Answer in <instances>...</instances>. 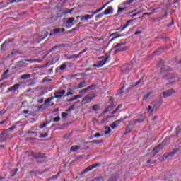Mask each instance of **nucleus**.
Wrapping results in <instances>:
<instances>
[{
	"instance_id": "obj_1",
	"label": "nucleus",
	"mask_w": 181,
	"mask_h": 181,
	"mask_svg": "<svg viewBox=\"0 0 181 181\" xmlns=\"http://www.w3.org/2000/svg\"><path fill=\"white\" fill-rule=\"evenodd\" d=\"M100 59H103L101 61H98L96 64H93V67H103L104 64H106V63H108L110 60H111V58L110 56H106L105 57H101Z\"/></svg>"
},
{
	"instance_id": "obj_2",
	"label": "nucleus",
	"mask_w": 181,
	"mask_h": 181,
	"mask_svg": "<svg viewBox=\"0 0 181 181\" xmlns=\"http://www.w3.org/2000/svg\"><path fill=\"white\" fill-rule=\"evenodd\" d=\"M95 97H97L95 93H89L82 99V103L83 104H88V103H91V101H93Z\"/></svg>"
},
{
	"instance_id": "obj_3",
	"label": "nucleus",
	"mask_w": 181,
	"mask_h": 181,
	"mask_svg": "<svg viewBox=\"0 0 181 181\" xmlns=\"http://www.w3.org/2000/svg\"><path fill=\"white\" fill-rule=\"evenodd\" d=\"M64 94H66V90L64 89H59L54 93V98H57L58 101H60Z\"/></svg>"
},
{
	"instance_id": "obj_4",
	"label": "nucleus",
	"mask_w": 181,
	"mask_h": 181,
	"mask_svg": "<svg viewBox=\"0 0 181 181\" xmlns=\"http://www.w3.org/2000/svg\"><path fill=\"white\" fill-rule=\"evenodd\" d=\"M101 164L100 163H96L93 164L89 166H88L86 168H85L83 172L81 173V175H84L85 173H87V172H90V170H93V169H95V168H98Z\"/></svg>"
},
{
	"instance_id": "obj_5",
	"label": "nucleus",
	"mask_w": 181,
	"mask_h": 181,
	"mask_svg": "<svg viewBox=\"0 0 181 181\" xmlns=\"http://www.w3.org/2000/svg\"><path fill=\"white\" fill-rule=\"evenodd\" d=\"M128 118L127 116H125L124 118H120L119 119L116 120L115 122H113L110 127L112 129L117 128V127H119L121 125V122L124 121V119H127Z\"/></svg>"
},
{
	"instance_id": "obj_6",
	"label": "nucleus",
	"mask_w": 181,
	"mask_h": 181,
	"mask_svg": "<svg viewBox=\"0 0 181 181\" xmlns=\"http://www.w3.org/2000/svg\"><path fill=\"white\" fill-rule=\"evenodd\" d=\"M173 94H175V90L173 89H170L167 90L163 92V95L164 98H166L167 97H170Z\"/></svg>"
},
{
	"instance_id": "obj_7",
	"label": "nucleus",
	"mask_w": 181,
	"mask_h": 181,
	"mask_svg": "<svg viewBox=\"0 0 181 181\" xmlns=\"http://www.w3.org/2000/svg\"><path fill=\"white\" fill-rule=\"evenodd\" d=\"M114 13V8L109 6L104 11L103 15H112Z\"/></svg>"
},
{
	"instance_id": "obj_8",
	"label": "nucleus",
	"mask_w": 181,
	"mask_h": 181,
	"mask_svg": "<svg viewBox=\"0 0 181 181\" xmlns=\"http://www.w3.org/2000/svg\"><path fill=\"white\" fill-rule=\"evenodd\" d=\"M19 87H21V84L19 83L14 84L13 86L8 88L7 93H10L11 91H13V93H15V91H16V90H18Z\"/></svg>"
},
{
	"instance_id": "obj_9",
	"label": "nucleus",
	"mask_w": 181,
	"mask_h": 181,
	"mask_svg": "<svg viewBox=\"0 0 181 181\" xmlns=\"http://www.w3.org/2000/svg\"><path fill=\"white\" fill-rule=\"evenodd\" d=\"M91 18H94L93 14L92 15L86 14V15L81 16V21L82 22H86V21L91 19Z\"/></svg>"
},
{
	"instance_id": "obj_10",
	"label": "nucleus",
	"mask_w": 181,
	"mask_h": 181,
	"mask_svg": "<svg viewBox=\"0 0 181 181\" xmlns=\"http://www.w3.org/2000/svg\"><path fill=\"white\" fill-rule=\"evenodd\" d=\"M145 121V115H141L139 118L134 121V124H141Z\"/></svg>"
},
{
	"instance_id": "obj_11",
	"label": "nucleus",
	"mask_w": 181,
	"mask_h": 181,
	"mask_svg": "<svg viewBox=\"0 0 181 181\" xmlns=\"http://www.w3.org/2000/svg\"><path fill=\"white\" fill-rule=\"evenodd\" d=\"M12 40H13V39H8L4 41V42L1 46V50H4V49H5V47H6L9 45V43H11V42H12Z\"/></svg>"
},
{
	"instance_id": "obj_12",
	"label": "nucleus",
	"mask_w": 181,
	"mask_h": 181,
	"mask_svg": "<svg viewBox=\"0 0 181 181\" xmlns=\"http://www.w3.org/2000/svg\"><path fill=\"white\" fill-rule=\"evenodd\" d=\"M161 149H163V144L158 145L157 147L154 148L153 151L155 153H158Z\"/></svg>"
},
{
	"instance_id": "obj_13",
	"label": "nucleus",
	"mask_w": 181,
	"mask_h": 181,
	"mask_svg": "<svg viewBox=\"0 0 181 181\" xmlns=\"http://www.w3.org/2000/svg\"><path fill=\"white\" fill-rule=\"evenodd\" d=\"M132 22H134V20H129V21H127L126 24L123 26V28L122 29V32L123 30H125V29H127V28H128V26H131V25H132Z\"/></svg>"
},
{
	"instance_id": "obj_14",
	"label": "nucleus",
	"mask_w": 181,
	"mask_h": 181,
	"mask_svg": "<svg viewBox=\"0 0 181 181\" xmlns=\"http://www.w3.org/2000/svg\"><path fill=\"white\" fill-rule=\"evenodd\" d=\"M113 108H114V107H113L112 105L108 106V107L101 113L100 115H104V114H107V112H110V111H111Z\"/></svg>"
},
{
	"instance_id": "obj_15",
	"label": "nucleus",
	"mask_w": 181,
	"mask_h": 181,
	"mask_svg": "<svg viewBox=\"0 0 181 181\" xmlns=\"http://www.w3.org/2000/svg\"><path fill=\"white\" fill-rule=\"evenodd\" d=\"M134 2V0H126L123 3H122L120 5L121 6H127V5H129Z\"/></svg>"
},
{
	"instance_id": "obj_16",
	"label": "nucleus",
	"mask_w": 181,
	"mask_h": 181,
	"mask_svg": "<svg viewBox=\"0 0 181 181\" xmlns=\"http://www.w3.org/2000/svg\"><path fill=\"white\" fill-rule=\"evenodd\" d=\"M80 149V146H72L70 148V152H76Z\"/></svg>"
},
{
	"instance_id": "obj_17",
	"label": "nucleus",
	"mask_w": 181,
	"mask_h": 181,
	"mask_svg": "<svg viewBox=\"0 0 181 181\" xmlns=\"http://www.w3.org/2000/svg\"><path fill=\"white\" fill-rule=\"evenodd\" d=\"M86 86H87V83L83 81L81 82L75 88H83V87H86Z\"/></svg>"
},
{
	"instance_id": "obj_18",
	"label": "nucleus",
	"mask_w": 181,
	"mask_h": 181,
	"mask_svg": "<svg viewBox=\"0 0 181 181\" xmlns=\"http://www.w3.org/2000/svg\"><path fill=\"white\" fill-rule=\"evenodd\" d=\"M180 149L176 148L174 151H171L167 156H175L177 152H179Z\"/></svg>"
},
{
	"instance_id": "obj_19",
	"label": "nucleus",
	"mask_w": 181,
	"mask_h": 181,
	"mask_svg": "<svg viewBox=\"0 0 181 181\" xmlns=\"http://www.w3.org/2000/svg\"><path fill=\"white\" fill-rule=\"evenodd\" d=\"M30 77H31L30 74H25L22 75L21 76V80H26V78H30Z\"/></svg>"
},
{
	"instance_id": "obj_20",
	"label": "nucleus",
	"mask_w": 181,
	"mask_h": 181,
	"mask_svg": "<svg viewBox=\"0 0 181 181\" xmlns=\"http://www.w3.org/2000/svg\"><path fill=\"white\" fill-rule=\"evenodd\" d=\"M122 107V105L120 104L117 106V107L112 112V115H114V114H117V112H118V110H119V108Z\"/></svg>"
},
{
	"instance_id": "obj_21",
	"label": "nucleus",
	"mask_w": 181,
	"mask_h": 181,
	"mask_svg": "<svg viewBox=\"0 0 181 181\" xmlns=\"http://www.w3.org/2000/svg\"><path fill=\"white\" fill-rule=\"evenodd\" d=\"M121 46H125V42H121L119 43H117L116 45L114 46V49H117V47H119Z\"/></svg>"
},
{
	"instance_id": "obj_22",
	"label": "nucleus",
	"mask_w": 181,
	"mask_h": 181,
	"mask_svg": "<svg viewBox=\"0 0 181 181\" xmlns=\"http://www.w3.org/2000/svg\"><path fill=\"white\" fill-rule=\"evenodd\" d=\"M74 18H68V20L66 21V23L68 25H71V23H73L74 22Z\"/></svg>"
},
{
	"instance_id": "obj_23",
	"label": "nucleus",
	"mask_w": 181,
	"mask_h": 181,
	"mask_svg": "<svg viewBox=\"0 0 181 181\" xmlns=\"http://www.w3.org/2000/svg\"><path fill=\"white\" fill-rule=\"evenodd\" d=\"M92 110L93 111H98V110H100V105H94L93 107H92Z\"/></svg>"
},
{
	"instance_id": "obj_24",
	"label": "nucleus",
	"mask_w": 181,
	"mask_h": 181,
	"mask_svg": "<svg viewBox=\"0 0 181 181\" xmlns=\"http://www.w3.org/2000/svg\"><path fill=\"white\" fill-rule=\"evenodd\" d=\"M60 60V57L59 55H55V58L53 59V63H57Z\"/></svg>"
},
{
	"instance_id": "obj_25",
	"label": "nucleus",
	"mask_w": 181,
	"mask_h": 181,
	"mask_svg": "<svg viewBox=\"0 0 181 181\" xmlns=\"http://www.w3.org/2000/svg\"><path fill=\"white\" fill-rule=\"evenodd\" d=\"M156 9H158V8L153 9V12H151V13H143V16H145V15H148V16L153 15L155 13V11H156Z\"/></svg>"
},
{
	"instance_id": "obj_26",
	"label": "nucleus",
	"mask_w": 181,
	"mask_h": 181,
	"mask_svg": "<svg viewBox=\"0 0 181 181\" xmlns=\"http://www.w3.org/2000/svg\"><path fill=\"white\" fill-rule=\"evenodd\" d=\"M52 100H54V97L48 98L45 101V104H49Z\"/></svg>"
},
{
	"instance_id": "obj_27",
	"label": "nucleus",
	"mask_w": 181,
	"mask_h": 181,
	"mask_svg": "<svg viewBox=\"0 0 181 181\" xmlns=\"http://www.w3.org/2000/svg\"><path fill=\"white\" fill-rule=\"evenodd\" d=\"M125 9H127V8H125V7H124V8L119 7L118 11H117V13L119 15H121L122 11H125Z\"/></svg>"
},
{
	"instance_id": "obj_28",
	"label": "nucleus",
	"mask_w": 181,
	"mask_h": 181,
	"mask_svg": "<svg viewBox=\"0 0 181 181\" xmlns=\"http://www.w3.org/2000/svg\"><path fill=\"white\" fill-rule=\"evenodd\" d=\"M154 110H155V107L152 108V106H148L147 108V111L151 112H151H153Z\"/></svg>"
},
{
	"instance_id": "obj_29",
	"label": "nucleus",
	"mask_w": 181,
	"mask_h": 181,
	"mask_svg": "<svg viewBox=\"0 0 181 181\" xmlns=\"http://www.w3.org/2000/svg\"><path fill=\"white\" fill-rule=\"evenodd\" d=\"M52 32L54 33V35H57V33H60V28L54 29Z\"/></svg>"
},
{
	"instance_id": "obj_30",
	"label": "nucleus",
	"mask_w": 181,
	"mask_h": 181,
	"mask_svg": "<svg viewBox=\"0 0 181 181\" xmlns=\"http://www.w3.org/2000/svg\"><path fill=\"white\" fill-rule=\"evenodd\" d=\"M81 97H83L81 95H76L73 96L72 99L74 100V101H75V100H77L78 98H81Z\"/></svg>"
},
{
	"instance_id": "obj_31",
	"label": "nucleus",
	"mask_w": 181,
	"mask_h": 181,
	"mask_svg": "<svg viewBox=\"0 0 181 181\" xmlns=\"http://www.w3.org/2000/svg\"><path fill=\"white\" fill-rule=\"evenodd\" d=\"M47 124H49V123L48 122H45V123H44L42 124H40V129H42V128H46V127H47Z\"/></svg>"
},
{
	"instance_id": "obj_32",
	"label": "nucleus",
	"mask_w": 181,
	"mask_h": 181,
	"mask_svg": "<svg viewBox=\"0 0 181 181\" xmlns=\"http://www.w3.org/2000/svg\"><path fill=\"white\" fill-rule=\"evenodd\" d=\"M68 116H69V113H67V112H62L61 115V117L62 118H67Z\"/></svg>"
},
{
	"instance_id": "obj_33",
	"label": "nucleus",
	"mask_w": 181,
	"mask_h": 181,
	"mask_svg": "<svg viewBox=\"0 0 181 181\" xmlns=\"http://www.w3.org/2000/svg\"><path fill=\"white\" fill-rule=\"evenodd\" d=\"M101 11H103V8H99V9L95 11L92 13V15H93V17H94L95 15H97V13H98L99 12H101Z\"/></svg>"
},
{
	"instance_id": "obj_34",
	"label": "nucleus",
	"mask_w": 181,
	"mask_h": 181,
	"mask_svg": "<svg viewBox=\"0 0 181 181\" xmlns=\"http://www.w3.org/2000/svg\"><path fill=\"white\" fill-rule=\"evenodd\" d=\"M47 135H49L48 133H41L40 134V138H47Z\"/></svg>"
},
{
	"instance_id": "obj_35",
	"label": "nucleus",
	"mask_w": 181,
	"mask_h": 181,
	"mask_svg": "<svg viewBox=\"0 0 181 181\" xmlns=\"http://www.w3.org/2000/svg\"><path fill=\"white\" fill-rule=\"evenodd\" d=\"M8 77H9L8 75L3 74V75L1 76V80H6V78H8Z\"/></svg>"
},
{
	"instance_id": "obj_36",
	"label": "nucleus",
	"mask_w": 181,
	"mask_h": 181,
	"mask_svg": "<svg viewBox=\"0 0 181 181\" xmlns=\"http://www.w3.org/2000/svg\"><path fill=\"white\" fill-rule=\"evenodd\" d=\"M44 110H46V107L43 105H40L38 107V111H44Z\"/></svg>"
},
{
	"instance_id": "obj_37",
	"label": "nucleus",
	"mask_w": 181,
	"mask_h": 181,
	"mask_svg": "<svg viewBox=\"0 0 181 181\" xmlns=\"http://www.w3.org/2000/svg\"><path fill=\"white\" fill-rule=\"evenodd\" d=\"M149 95H151V93H148L147 94H146L144 96L143 100H148V98H149Z\"/></svg>"
},
{
	"instance_id": "obj_38",
	"label": "nucleus",
	"mask_w": 181,
	"mask_h": 181,
	"mask_svg": "<svg viewBox=\"0 0 181 181\" xmlns=\"http://www.w3.org/2000/svg\"><path fill=\"white\" fill-rule=\"evenodd\" d=\"M66 67H67V65L64 64L60 66L59 69H60V70H64V69H66Z\"/></svg>"
},
{
	"instance_id": "obj_39",
	"label": "nucleus",
	"mask_w": 181,
	"mask_h": 181,
	"mask_svg": "<svg viewBox=\"0 0 181 181\" xmlns=\"http://www.w3.org/2000/svg\"><path fill=\"white\" fill-rule=\"evenodd\" d=\"M106 129L107 130L105 131V134L107 135V134H110V132H111V129H110V127H107Z\"/></svg>"
},
{
	"instance_id": "obj_40",
	"label": "nucleus",
	"mask_w": 181,
	"mask_h": 181,
	"mask_svg": "<svg viewBox=\"0 0 181 181\" xmlns=\"http://www.w3.org/2000/svg\"><path fill=\"white\" fill-rule=\"evenodd\" d=\"M124 50H127V48L125 47L123 48H118L117 49V52H124Z\"/></svg>"
},
{
	"instance_id": "obj_41",
	"label": "nucleus",
	"mask_w": 181,
	"mask_h": 181,
	"mask_svg": "<svg viewBox=\"0 0 181 181\" xmlns=\"http://www.w3.org/2000/svg\"><path fill=\"white\" fill-rule=\"evenodd\" d=\"M122 37V35H119L111 39L110 42H112V40H115V39H118V37Z\"/></svg>"
},
{
	"instance_id": "obj_42",
	"label": "nucleus",
	"mask_w": 181,
	"mask_h": 181,
	"mask_svg": "<svg viewBox=\"0 0 181 181\" xmlns=\"http://www.w3.org/2000/svg\"><path fill=\"white\" fill-rule=\"evenodd\" d=\"M54 122H59L60 121V117H57L54 118Z\"/></svg>"
},
{
	"instance_id": "obj_43",
	"label": "nucleus",
	"mask_w": 181,
	"mask_h": 181,
	"mask_svg": "<svg viewBox=\"0 0 181 181\" xmlns=\"http://www.w3.org/2000/svg\"><path fill=\"white\" fill-rule=\"evenodd\" d=\"M95 138H99V136H101V134L100 133H96L94 134Z\"/></svg>"
},
{
	"instance_id": "obj_44",
	"label": "nucleus",
	"mask_w": 181,
	"mask_h": 181,
	"mask_svg": "<svg viewBox=\"0 0 181 181\" xmlns=\"http://www.w3.org/2000/svg\"><path fill=\"white\" fill-rule=\"evenodd\" d=\"M37 103H39V104H42V103H43V98H41L40 99L37 100Z\"/></svg>"
},
{
	"instance_id": "obj_45",
	"label": "nucleus",
	"mask_w": 181,
	"mask_h": 181,
	"mask_svg": "<svg viewBox=\"0 0 181 181\" xmlns=\"http://www.w3.org/2000/svg\"><path fill=\"white\" fill-rule=\"evenodd\" d=\"M96 19H100L101 18H103V14H99L98 16H95Z\"/></svg>"
},
{
	"instance_id": "obj_46",
	"label": "nucleus",
	"mask_w": 181,
	"mask_h": 181,
	"mask_svg": "<svg viewBox=\"0 0 181 181\" xmlns=\"http://www.w3.org/2000/svg\"><path fill=\"white\" fill-rule=\"evenodd\" d=\"M69 95H73V93L72 92H68L66 93V97H69Z\"/></svg>"
},
{
	"instance_id": "obj_47",
	"label": "nucleus",
	"mask_w": 181,
	"mask_h": 181,
	"mask_svg": "<svg viewBox=\"0 0 181 181\" xmlns=\"http://www.w3.org/2000/svg\"><path fill=\"white\" fill-rule=\"evenodd\" d=\"M80 56H81V54H77V55H74V57L76 58V59H78V57H80Z\"/></svg>"
},
{
	"instance_id": "obj_48",
	"label": "nucleus",
	"mask_w": 181,
	"mask_h": 181,
	"mask_svg": "<svg viewBox=\"0 0 181 181\" xmlns=\"http://www.w3.org/2000/svg\"><path fill=\"white\" fill-rule=\"evenodd\" d=\"M86 91H88V90H91V86H88L87 88H85Z\"/></svg>"
},
{
	"instance_id": "obj_49",
	"label": "nucleus",
	"mask_w": 181,
	"mask_h": 181,
	"mask_svg": "<svg viewBox=\"0 0 181 181\" xmlns=\"http://www.w3.org/2000/svg\"><path fill=\"white\" fill-rule=\"evenodd\" d=\"M8 73H9V69H6V70L4 72V76H5V74H8Z\"/></svg>"
},
{
	"instance_id": "obj_50",
	"label": "nucleus",
	"mask_w": 181,
	"mask_h": 181,
	"mask_svg": "<svg viewBox=\"0 0 181 181\" xmlns=\"http://www.w3.org/2000/svg\"><path fill=\"white\" fill-rule=\"evenodd\" d=\"M87 90H86V88L85 89H82L81 91H80V93H86Z\"/></svg>"
},
{
	"instance_id": "obj_51",
	"label": "nucleus",
	"mask_w": 181,
	"mask_h": 181,
	"mask_svg": "<svg viewBox=\"0 0 181 181\" xmlns=\"http://www.w3.org/2000/svg\"><path fill=\"white\" fill-rule=\"evenodd\" d=\"M141 31H136L134 33L135 35H141Z\"/></svg>"
},
{
	"instance_id": "obj_52",
	"label": "nucleus",
	"mask_w": 181,
	"mask_h": 181,
	"mask_svg": "<svg viewBox=\"0 0 181 181\" xmlns=\"http://www.w3.org/2000/svg\"><path fill=\"white\" fill-rule=\"evenodd\" d=\"M136 15H139V12L135 13L132 15L133 17L136 16Z\"/></svg>"
},
{
	"instance_id": "obj_53",
	"label": "nucleus",
	"mask_w": 181,
	"mask_h": 181,
	"mask_svg": "<svg viewBox=\"0 0 181 181\" xmlns=\"http://www.w3.org/2000/svg\"><path fill=\"white\" fill-rule=\"evenodd\" d=\"M139 83H141V79L139 81H138L134 86H138V84H139Z\"/></svg>"
},
{
	"instance_id": "obj_54",
	"label": "nucleus",
	"mask_w": 181,
	"mask_h": 181,
	"mask_svg": "<svg viewBox=\"0 0 181 181\" xmlns=\"http://www.w3.org/2000/svg\"><path fill=\"white\" fill-rule=\"evenodd\" d=\"M23 114H29V111H28V110H24V111H23Z\"/></svg>"
},
{
	"instance_id": "obj_55",
	"label": "nucleus",
	"mask_w": 181,
	"mask_h": 181,
	"mask_svg": "<svg viewBox=\"0 0 181 181\" xmlns=\"http://www.w3.org/2000/svg\"><path fill=\"white\" fill-rule=\"evenodd\" d=\"M86 51H87V50H86V49H84L83 51H81V52H80V54H83V53H86Z\"/></svg>"
},
{
	"instance_id": "obj_56",
	"label": "nucleus",
	"mask_w": 181,
	"mask_h": 181,
	"mask_svg": "<svg viewBox=\"0 0 181 181\" xmlns=\"http://www.w3.org/2000/svg\"><path fill=\"white\" fill-rule=\"evenodd\" d=\"M168 140H169V138H165V139L163 141V144H165V142H168Z\"/></svg>"
},
{
	"instance_id": "obj_57",
	"label": "nucleus",
	"mask_w": 181,
	"mask_h": 181,
	"mask_svg": "<svg viewBox=\"0 0 181 181\" xmlns=\"http://www.w3.org/2000/svg\"><path fill=\"white\" fill-rule=\"evenodd\" d=\"M66 31V29H64V28H61L60 29V32H65Z\"/></svg>"
},
{
	"instance_id": "obj_58",
	"label": "nucleus",
	"mask_w": 181,
	"mask_h": 181,
	"mask_svg": "<svg viewBox=\"0 0 181 181\" xmlns=\"http://www.w3.org/2000/svg\"><path fill=\"white\" fill-rule=\"evenodd\" d=\"M15 54V53L12 52L10 55H8L9 57H12V56H13Z\"/></svg>"
},
{
	"instance_id": "obj_59",
	"label": "nucleus",
	"mask_w": 181,
	"mask_h": 181,
	"mask_svg": "<svg viewBox=\"0 0 181 181\" xmlns=\"http://www.w3.org/2000/svg\"><path fill=\"white\" fill-rule=\"evenodd\" d=\"M105 6H107L105 4L103 5V6H102V8H100V9H102V11H103V9H104V8H105Z\"/></svg>"
},
{
	"instance_id": "obj_60",
	"label": "nucleus",
	"mask_w": 181,
	"mask_h": 181,
	"mask_svg": "<svg viewBox=\"0 0 181 181\" xmlns=\"http://www.w3.org/2000/svg\"><path fill=\"white\" fill-rule=\"evenodd\" d=\"M53 35H54V33L52 31V33H49V36H53Z\"/></svg>"
},
{
	"instance_id": "obj_61",
	"label": "nucleus",
	"mask_w": 181,
	"mask_h": 181,
	"mask_svg": "<svg viewBox=\"0 0 181 181\" xmlns=\"http://www.w3.org/2000/svg\"><path fill=\"white\" fill-rule=\"evenodd\" d=\"M69 103H71V101H74L73 98H70L69 100H68Z\"/></svg>"
},
{
	"instance_id": "obj_62",
	"label": "nucleus",
	"mask_w": 181,
	"mask_h": 181,
	"mask_svg": "<svg viewBox=\"0 0 181 181\" xmlns=\"http://www.w3.org/2000/svg\"><path fill=\"white\" fill-rule=\"evenodd\" d=\"M177 81H179V78H176L175 79V83H177Z\"/></svg>"
},
{
	"instance_id": "obj_63",
	"label": "nucleus",
	"mask_w": 181,
	"mask_h": 181,
	"mask_svg": "<svg viewBox=\"0 0 181 181\" xmlns=\"http://www.w3.org/2000/svg\"><path fill=\"white\" fill-rule=\"evenodd\" d=\"M71 12H73V9L69 10V11L67 12V13H71Z\"/></svg>"
},
{
	"instance_id": "obj_64",
	"label": "nucleus",
	"mask_w": 181,
	"mask_h": 181,
	"mask_svg": "<svg viewBox=\"0 0 181 181\" xmlns=\"http://www.w3.org/2000/svg\"><path fill=\"white\" fill-rule=\"evenodd\" d=\"M118 35V33H113L112 34V36H114V35Z\"/></svg>"
}]
</instances>
